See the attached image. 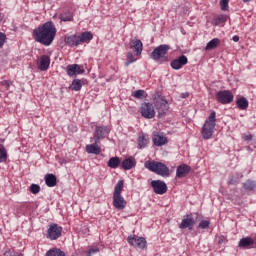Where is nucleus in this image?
<instances>
[{
    "label": "nucleus",
    "instance_id": "obj_1",
    "mask_svg": "<svg viewBox=\"0 0 256 256\" xmlns=\"http://www.w3.org/2000/svg\"><path fill=\"white\" fill-rule=\"evenodd\" d=\"M32 35L36 43H40L44 45V47H49L53 45V41H55L57 27L53 21H48L34 29Z\"/></svg>",
    "mask_w": 256,
    "mask_h": 256
},
{
    "label": "nucleus",
    "instance_id": "obj_2",
    "mask_svg": "<svg viewBox=\"0 0 256 256\" xmlns=\"http://www.w3.org/2000/svg\"><path fill=\"white\" fill-rule=\"evenodd\" d=\"M93 39V34L91 32H83L81 35H66L64 37V43L68 47H79L81 43H89Z\"/></svg>",
    "mask_w": 256,
    "mask_h": 256
},
{
    "label": "nucleus",
    "instance_id": "obj_3",
    "mask_svg": "<svg viewBox=\"0 0 256 256\" xmlns=\"http://www.w3.org/2000/svg\"><path fill=\"white\" fill-rule=\"evenodd\" d=\"M144 166L148 171L156 173V175H160V177H169V175H171L169 167H167L163 162L148 160L144 163Z\"/></svg>",
    "mask_w": 256,
    "mask_h": 256
},
{
    "label": "nucleus",
    "instance_id": "obj_4",
    "mask_svg": "<svg viewBox=\"0 0 256 256\" xmlns=\"http://www.w3.org/2000/svg\"><path fill=\"white\" fill-rule=\"evenodd\" d=\"M217 114L215 111L211 112L208 119L205 121L202 127V137L203 139H211L213 133L215 132V125L217 124Z\"/></svg>",
    "mask_w": 256,
    "mask_h": 256
},
{
    "label": "nucleus",
    "instance_id": "obj_5",
    "mask_svg": "<svg viewBox=\"0 0 256 256\" xmlns=\"http://www.w3.org/2000/svg\"><path fill=\"white\" fill-rule=\"evenodd\" d=\"M215 98L221 105H229V103H233L234 96L231 90H220L216 93Z\"/></svg>",
    "mask_w": 256,
    "mask_h": 256
},
{
    "label": "nucleus",
    "instance_id": "obj_6",
    "mask_svg": "<svg viewBox=\"0 0 256 256\" xmlns=\"http://www.w3.org/2000/svg\"><path fill=\"white\" fill-rule=\"evenodd\" d=\"M63 233V227L59 226L58 224L52 223L48 225L46 237L50 239V241H57L61 234Z\"/></svg>",
    "mask_w": 256,
    "mask_h": 256
},
{
    "label": "nucleus",
    "instance_id": "obj_7",
    "mask_svg": "<svg viewBox=\"0 0 256 256\" xmlns=\"http://www.w3.org/2000/svg\"><path fill=\"white\" fill-rule=\"evenodd\" d=\"M170 49H171V46H169L167 44H162V45L156 47L152 51L150 57L154 61H161V59H164L165 55H167V53H169Z\"/></svg>",
    "mask_w": 256,
    "mask_h": 256
},
{
    "label": "nucleus",
    "instance_id": "obj_8",
    "mask_svg": "<svg viewBox=\"0 0 256 256\" xmlns=\"http://www.w3.org/2000/svg\"><path fill=\"white\" fill-rule=\"evenodd\" d=\"M127 242L132 247H136V249H147V240L144 237L130 235L127 238Z\"/></svg>",
    "mask_w": 256,
    "mask_h": 256
},
{
    "label": "nucleus",
    "instance_id": "obj_9",
    "mask_svg": "<svg viewBox=\"0 0 256 256\" xmlns=\"http://www.w3.org/2000/svg\"><path fill=\"white\" fill-rule=\"evenodd\" d=\"M111 132V128L109 126H96L94 130V135L92 137V141L101 142L102 139H105L107 135Z\"/></svg>",
    "mask_w": 256,
    "mask_h": 256
},
{
    "label": "nucleus",
    "instance_id": "obj_10",
    "mask_svg": "<svg viewBox=\"0 0 256 256\" xmlns=\"http://www.w3.org/2000/svg\"><path fill=\"white\" fill-rule=\"evenodd\" d=\"M140 113L144 119H153L155 117V107L151 103L144 102L141 104Z\"/></svg>",
    "mask_w": 256,
    "mask_h": 256
},
{
    "label": "nucleus",
    "instance_id": "obj_11",
    "mask_svg": "<svg viewBox=\"0 0 256 256\" xmlns=\"http://www.w3.org/2000/svg\"><path fill=\"white\" fill-rule=\"evenodd\" d=\"M193 227H195V218H193V214L183 216L182 221L179 224V229H189V231H193Z\"/></svg>",
    "mask_w": 256,
    "mask_h": 256
},
{
    "label": "nucleus",
    "instance_id": "obj_12",
    "mask_svg": "<svg viewBox=\"0 0 256 256\" xmlns=\"http://www.w3.org/2000/svg\"><path fill=\"white\" fill-rule=\"evenodd\" d=\"M66 73L69 77H75L76 75H83L85 68L79 64H69L66 67Z\"/></svg>",
    "mask_w": 256,
    "mask_h": 256
},
{
    "label": "nucleus",
    "instance_id": "obj_13",
    "mask_svg": "<svg viewBox=\"0 0 256 256\" xmlns=\"http://www.w3.org/2000/svg\"><path fill=\"white\" fill-rule=\"evenodd\" d=\"M151 187L156 195H165L167 193V184L161 180H153Z\"/></svg>",
    "mask_w": 256,
    "mask_h": 256
},
{
    "label": "nucleus",
    "instance_id": "obj_14",
    "mask_svg": "<svg viewBox=\"0 0 256 256\" xmlns=\"http://www.w3.org/2000/svg\"><path fill=\"white\" fill-rule=\"evenodd\" d=\"M189 63V59L185 55H181L177 59H174L170 63V67L174 69L175 71H179V69H183L185 65Z\"/></svg>",
    "mask_w": 256,
    "mask_h": 256
},
{
    "label": "nucleus",
    "instance_id": "obj_15",
    "mask_svg": "<svg viewBox=\"0 0 256 256\" xmlns=\"http://www.w3.org/2000/svg\"><path fill=\"white\" fill-rule=\"evenodd\" d=\"M240 249H256V241L251 237H244L238 243Z\"/></svg>",
    "mask_w": 256,
    "mask_h": 256
},
{
    "label": "nucleus",
    "instance_id": "obj_16",
    "mask_svg": "<svg viewBox=\"0 0 256 256\" xmlns=\"http://www.w3.org/2000/svg\"><path fill=\"white\" fill-rule=\"evenodd\" d=\"M40 71H47L49 65H51V58L48 55H42L36 63Z\"/></svg>",
    "mask_w": 256,
    "mask_h": 256
},
{
    "label": "nucleus",
    "instance_id": "obj_17",
    "mask_svg": "<svg viewBox=\"0 0 256 256\" xmlns=\"http://www.w3.org/2000/svg\"><path fill=\"white\" fill-rule=\"evenodd\" d=\"M152 141L156 147H163V145H167L168 143L167 138L161 132H154Z\"/></svg>",
    "mask_w": 256,
    "mask_h": 256
},
{
    "label": "nucleus",
    "instance_id": "obj_18",
    "mask_svg": "<svg viewBox=\"0 0 256 256\" xmlns=\"http://www.w3.org/2000/svg\"><path fill=\"white\" fill-rule=\"evenodd\" d=\"M129 45L130 49L134 51L136 57H141V54L143 53V42L139 39L131 40Z\"/></svg>",
    "mask_w": 256,
    "mask_h": 256
},
{
    "label": "nucleus",
    "instance_id": "obj_19",
    "mask_svg": "<svg viewBox=\"0 0 256 256\" xmlns=\"http://www.w3.org/2000/svg\"><path fill=\"white\" fill-rule=\"evenodd\" d=\"M93 143L86 145V152L92 155H101V146L99 141L91 140Z\"/></svg>",
    "mask_w": 256,
    "mask_h": 256
},
{
    "label": "nucleus",
    "instance_id": "obj_20",
    "mask_svg": "<svg viewBox=\"0 0 256 256\" xmlns=\"http://www.w3.org/2000/svg\"><path fill=\"white\" fill-rule=\"evenodd\" d=\"M113 207L118 209V211H123L127 207V201H125L123 196H113Z\"/></svg>",
    "mask_w": 256,
    "mask_h": 256
},
{
    "label": "nucleus",
    "instance_id": "obj_21",
    "mask_svg": "<svg viewBox=\"0 0 256 256\" xmlns=\"http://www.w3.org/2000/svg\"><path fill=\"white\" fill-rule=\"evenodd\" d=\"M155 107L158 111L159 117H163V115H165V113H167V111L169 110V106L167 105V101L165 100L156 101Z\"/></svg>",
    "mask_w": 256,
    "mask_h": 256
},
{
    "label": "nucleus",
    "instance_id": "obj_22",
    "mask_svg": "<svg viewBox=\"0 0 256 256\" xmlns=\"http://www.w3.org/2000/svg\"><path fill=\"white\" fill-rule=\"evenodd\" d=\"M190 171H191V167L189 165L182 164L177 167L176 177H178V179H183V177H185L188 173H190Z\"/></svg>",
    "mask_w": 256,
    "mask_h": 256
},
{
    "label": "nucleus",
    "instance_id": "obj_23",
    "mask_svg": "<svg viewBox=\"0 0 256 256\" xmlns=\"http://www.w3.org/2000/svg\"><path fill=\"white\" fill-rule=\"evenodd\" d=\"M138 148L139 149H145V147H147V145H149V137L147 135H145L144 133H140L138 135Z\"/></svg>",
    "mask_w": 256,
    "mask_h": 256
},
{
    "label": "nucleus",
    "instance_id": "obj_24",
    "mask_svg": "<svg viewBox=\"0 0 256 256\" xmlns=\"http://www.w3.org/2000/svg\"><path fill=\"white\" fill-rule=\"evenodd\" d=\"M44 179L47 187H55L57 185V176L54 174H46Z\"/></svg>",
    "mask_w": 256,
    "mask_h": 256
},
{
    "label": "nucleus",
    "instance_id": "obj_25",
    "mask_svg": "<svg viewBox=\"0 0 256 256\" xmlns=\"http://www.w3.org/2000/svg\"><path fill=\"white\" fill-rule=\"evenodd\" d=\"M220 44H221V40L219 38H213L207 43L205 47V51H211L213 49H217V47H219Z\"/></svg>",
    "mask_w": 256,
    "mask_h": 256
},
{
    "label": "nucleus",
    "instance_id": "obj_26",
    "mask_svg": "<svg viewBox=\"0 0 256 256\" xmlns=\"http://www.w3.org/2000/svg\"><path fill=\"white\" fill-rule=\"evenodd\" d=\"M136 162L133 158H126L122 161V169L125 171H130L132 167H135Z\"/></svg>",
    "mask_w": 256,
    "mask_h": 256
},
{
    "label": "nucleus",
    "instance_id": "obj_27",
    "mask_svg": "<svg viewBox=\"0 0 256 256\" xmlns=\"http://www.w3.org/2000/svg\"><path fill=\"white\" fill-rule=\"evenodd\" d=\"M236 105H237L238 109L245 111V109H247V107H249V101L247 100V98L242 97L236 101Z\"/></svg>",
    "mask_w": 256,
    "mask_h": 256
},
{
    "label": "nucleus",
    "instance_id": "obj_28",
    "mask_svg": "<svg viewBox=\"0 0 256 256\" xmlns=\"http://www.w3.org/2000/svg\"><path fill=\"white\" fill-rule=\"evenodd\" d=\"M224 23H227V15H219L212 20V25H214L215 27L223 25Z\"/></svg>",
    "mask_w": 256,
    "mask_h": 256
},
{
    "label": "nucleus",
    "instance_id": "obj_29",
    "mask_svg": "<svg viewBox=\"0 0 256 256\" xmlns=\"http://www.w3.org/2000/svg\"><path fill=\"white\" fill-rule=\"evenodd\" d=\"M82 88L83 82L81 81V79H74L70 85V89L72 91H81Z\"/></svg>",
    "mask_w": 256,
    "mask_h": 256
},
{
    "label": "nucleus",
    "instance_id": "obj_30",
    "mask_svg": "<svg viewBox=\"0 0 256 256\" xmlns=\"http://www.w3.org/2000/svg\"><path fill=\"white\" fill-rule=\"evenodd\" d=\"M59 19L60 21H63V22H69V21H73V12L71 11H66V12H63L59 15Z\"/></svg>",
    "mask_w": 256,
    "mask_h": 256
},
{
    "label": "nucleus",
    "instance_id": "obj_31",
    "mask_svg": "<svg viewBox=\"0 0 256 256\" xmlns=\"http://www.w3.org/2000/svg\"><path fill=\"white\" fill-rule=\"evenodd\" d=\"M119 165H121V159H119V157H112L108 161V167H110V169H117Z\"/></svg>",
    "mask_w": 256,
    "mask_h": 256
},
{
    "label": "nucleus",
    "instance_id": "obj_32",
    "mask_svg": "<svg viewBox=\"0 0 256 256\" xmlns=\"http://www.w3.org/2000/svg\"><path fill=\"white\" fill-rule=\"evenodd\" d=\"M8 159L7 149L3 144H0V163H6Z\"/></svg>",
    "mask_w": 256,
    "mask_h": 256
},
{
    "label": "nucleus",
    "instance_id": "obj_33",
    "mask_svg": "<svg viewBox=\"0 0 256 256\" xmlns=\"http://www.w3.org/2000/svg\"><path fill=\"white\" fill-rule=\"evenodd\" d=\"M46 256H65V252L59 248H52L46 252Z\"/></svg>",
    "mask_w": 256,
    "mask_h": 256
},
{
    "label": "nucleus",
    "instance_id": "obj_34",
    "mask_svg": "<svg viewBox=\"0 0 256 256\" xmlns=\"http://www.w3.org/2000/svg\"><path fill=\"white\" fill-rule=\"evenodd\" d=\"M123 185H124L123 180L118 181V183L114 188L113 197L121 196V192L123 191Z\"/></svg>",
    "mask_w": 256,
    "mask_h": 256
},
{
    "label": "nucleus",
    "instance_id": "obj_35",
    "mask_svg": "<svg viewBox=\"0 0 256 256\" xmlns=\"http://www.w3.org/2000/svg\"><path fill=\"white\" fill-rule=\"evenodd\" d=\"M135 61H137V59H135V56L133 55V53L128 52L126 54L125 67H129L131 65V63H135Z\"/></svg>",
    "mask_w": 256,
    "mask_h": 256
},
{
    "label": "nucleus",
    "instance_id": "obj_36",
    "mask_svg": "<svg viewBox=\"0 0 256 256\" xmlns=\"http://www.w3.org/2000/svg\"><path fill=\"white\" fill-rule=\"evenodd\" d=\"M256 187V184L255 182L251 181V180H247L245 183H244V189L246 191H253V189H255Z\"/></svg>",
    "mask_w": 256,
    "mask_h": 256
},
{
    "label": "nucleus",
    "instance_id": "obj_37",
    "mask_svg": "<svg viewBox=\"0 0 256 256\" xmlns=\"http://www.w3.org/2000/svg\"><path fill=\"white\" fill-rule=\"evenodd\" d=\"M135 99H143L145 97V90H136L132 93Z\"/></svg>",
    "mask_w": 256,
    "mask_h": 256
},
{
    "label": "nucleus",
    "instance_id": "obj_38",
    "mask_svg": "<svg viewBox=\"0 0 256 256\" xmlns=\"http://www.w3.org/2000/svg\"><path fill=\"white\" fill-rule=\"evenodd\" d=\"M4 256H24L23 253L21 252H14L13 250L11 249H7L5 252H4Z\"/></svg>",
    "mask_w": 256,
    "mask_h": 256
},
{
    "label": "nucleus",
    "instance_id": "obj_39",
    "mask_svg": "<svg viewBox=\"0 0 256 256\" xmlns=\"http://www.w3.org/2000/svg\"><path fill=\"white\" fill-rule=\"evenodd\" d=\"M30 191H31V193H33V195H37V193H39V191H41V186H39L38 184H32L30 186Z\"/></svg>",
    "mask_w": 256,
    "mask_h": 256
},
{
    "label": "nucleus",
    "instance_id": "obj_40",
    "mask_svg": "<svg viewBox=\"0 0 256 256\" xmlns=\"http://www.w3.org/2000/svg\"><path fill=\"white\" fill-rule=\"evenodd\" d=\"M209 225H211V222L208 220H202L198 225V229H209Z\"/></svg>",
    "mask_w": 256,
    "mask_h": 256
},
{
    "label": "nucleus",
    "instance_id": "obj_41",
    "mask_svg": "<svg viewBox=\"0 0 256 256\" xmlns=\"http://www.w3.org/2000/svg\"><path fill=\"white\" fill-rule=\"evenodd\" d=\"M7 42V35L5 33L0 32V49H3V46Z\"/></svg>",
    "mask_w": 256,
    "mask_h": 256
},
{
    "label": "nucleus",
    "instance_id": "obj_42",
    "mask_svg": "<svg viewBox=\"0 0 256 256\" xmlns=\"http://www.w3.org/2000/svg\"><path fill=\"white\" fill-rule=\"evenodd\" d=\"M220 6L222 11L229 9V0H220Z\"/></svg>",
    "mask_w": 256,
    "mask_h": 256
},
{
    "label": "nucleus",
    "instance_id": "obj_43",
    "mask_svg": "<svg viewBox=\"0 0 256 256\" xmlns=\"http://www.w3.org/2000/svg\"><path fill=\"white\" fill-rule=\"evenodd\" d=\"M96 253H99V248H98V247H93V248H90V249L88 250L87 256H93V255H95Z\"/></svg>",
    "mask_w": 256,
    "mask_h": 256
},
{
    "label": "nucleus",
    "instance_id": "obj_44",
    "mask_svg": "<svg viewBox=\"0 0 256 256\" xmlns=\"http://www.w3.org/2000/svg\"><path fill=\"white\" fill-rule=\"evenodd\" d=\"M242 139H243L244 141H252V140H253V135H251V134L244 135V136L242 137Z\"/></svg>",
    "mask_w": 256,
    "mask_h": 256
},
{
    "label": "nucleus",
    "instance_id": "obj_45",
    "mask_svg": "<svg viewBox=\"0 0 256 256\" xmlns=\"http://www.w3.org/2000/svg\"><path fill=\"white\" fill-rule=\"evenodd\" d=\"M187 97H189V93L188 92H184L181 94V98L182 99H187Z\"/></svg>",
    "mask_w": 256,
    "mask_h": 256
},
{
    "label": "nucleus",
    "instance_id": "obj_46",
    "mask_svg": "<svg viewBox=\"0 0 256 256\" xmlns=\"http://www.w3.org/2000/svg\"><path fill=\"white\" fill-rule=\"evenodd\" d=\"M232 40L234 41V43H238L239 36H237V35L233 36Z\"/></svg>",
    "mask_w": 256,
    "mask_h": 256
},
{
    "label": "nucleus",
    "instance_id": "obj_47",
    "mask_svg": "<svg viewBox=\"0 0 256 256\" xmlns=\"http://www.w3.org/2000/svg\"><path fill=\"white\" fill-rule=\"evenodd\" d=\"M2 85H5L7 88H9V81L4 80V81L2 82Z\"/></svg>",
    "mask_w": 256,
    "mask_h": 256
},
{
    "label": "nucleus",
    "instance_id": "obj_48",
    "mask_svg": "<svg viewBox=\"0 0 256 256\" xmlns=\"http://www.w3.org/2000/svg\"><path fill=\"white\" fill-rule=\"evenodd\" d=\"M229 184H230V185H235V181H234V180H230V181H229Z\"/></svg>",
    "mask_w": 256,
    "mask_h": 256
},
{
    "label": "nucleus",
    "instance_id": "obj_49",
    "mask_svg": "<svg viewBox=\"0 0 256 256\" xmlns=\"http://www.w3.org/2000/svg\"><path fill=\"white\" fill-rule=\"evenodd\" d=\"M242 1H243V3H249V2H251L253 0H242Z\"/></svg>",
    "mask_w": 256,
    "mask_h": 256
}]
</instances>
